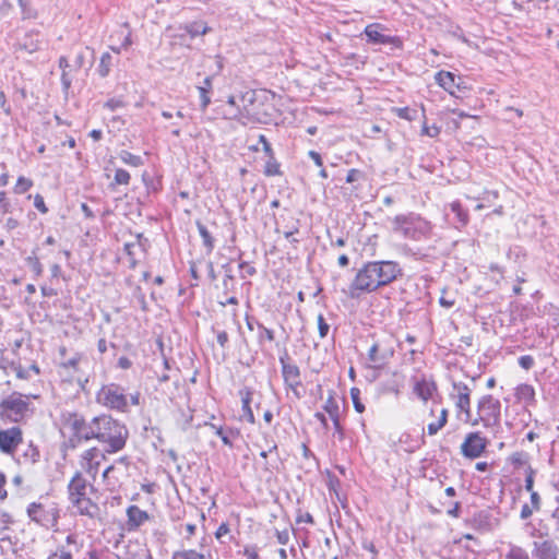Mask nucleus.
Masks as SVG:
<instances>
[{"mask_svg":"<svg viewBox=\"0 0 559 559\" xmlns=\"http://www.w3.org/2000/svg\"><path fill=\"white\" fill-rule=\"evenodd\" d=\"M403 276L400 263L391 260L369 261L359 269L349 285V297L370 294Z\"/></svg>","mask_w":559,"mask_h":559,"instance_id":"nucleus-1","label":"nucleus"},{"mask_svg":"<svg viewBox=\"0 0 559 559\" xmlns=\"http://www.w3.org/2000/svg\"><path fill=\"white\" fill-rule=\"evenodd\" d=\"M93 427L92 439L105 444L108 453H115L124 448L129 430L118 419L102 414L93 417Z\"/></svg>","mask_w":559,"mask_h":559,"instance_id":"nucleus-2","label":"nucleus"},{"mask_svg":"<svg viewBox=\"0 0 559 559\" xmlns=\"http://www.w3.org/2000/svg\"><path fill=\"white\" fill-rule=\"evenodd\" d=\"M392 230L405 239L421 241L430 238L432 225L418 213L399 214L391 221Z\"/></svg>","mask_w":559,"mask_h":559,"instance_id":"nucleus-3","label":"nucleus"},{"mask_svg":"<svg viewBox=\"0 0 559 559\" xmlns=\"http://www.w3.org/2000/svg\"><path fill=\"white\" fill-rule=\"evenodd\" d=\"M60 419L63 428L70 431L69 443L72 448L82 441L92 440L93 419L86 421L83 415L70 411L62 412Z\"/></svg>","mask_w":559,"mask_h":559,"instance_id":"nucleus-4","label":"nucleus"},{"mask_svg":"<svg viewBox=\"0 0 559 559\" xmlns=\"http://www.w3.org/2000/svg\"><path fill=\"white\" fill-rule=\"evenodd\" d=\"M96 402L109 409L129 412L128 396L124 389L117 383L104 384L96 393Z\"/></svg>","mask_w":559,"mask_h":559,"instance_id":"nucleus-5","label":"nucleus"},{"mask_svg":"<svg viewBox=\"0 0 559 559\" xmlns=\"http://www.w3.org/2000/svg\"><path fill=\"white\" fill-rule=\"evenodd\" d=\"M477 409L479 417L471 421L473 426L477 425L479 421L487 428L500 425L501 403L491 394H486L479 399Z\"/></svg>","mask_w":559,"mask_h":559,"instance_id":"nucleus-6","label":"nucleus"},{"mask_svg":"<svg viewBox=\"0 0 559 559\" xmlns=\"http://www.w3.org/2000/svg\"><path fill=\"white\" fill-rule=\"evenodd\" d=\"M28 405L21 394L13 393L0 403V418L4 423H19L28 411Z\"/></svg>","mask_w":559,"mask_h":559,"instance_id":"nucleus-7","label":"nucleus"},{"mask_svg":"<svg viewBox=\"0 0 559 559\" xmlns=\"http://www.w3.org/2000/svg\"><path fill=\"white\" fill-rule=\"evenodd\" d=\"M471 393L472 389L464 382L452 383L450 399L454 401L455 407L457 409L456 417L464 423L472 421Z\"/></svg>","mask_w":559,"mask_h":559,"instance_id":"nucleus-8","label":"nucleus"},{"mask_svg":"<svg viewBox=\"0 0 559 559\" xmlns=\"http://www.w3.org/2000/svg\"><path fill=\"white\" fill-rule=\"evenodd\" d=\"M28 518L46 528L55 527L59 520V510L56 507L46 508L38 502H32L27 507Z\"/></svg>","mask_w":559,"mask_h":559,"instance_id":"nucleus-9","label":"nucleus"},{"mask_svg":"<svg viewBox=\"0 0 559 559\" xmlns=\"http://www.w3.org/2000/svg\"><path fill=\"white\" fill-rule=\"evenodd\" d=\"M280 364L285 385L294 392L297 399H300L301 395L298 391V388L301 386L300 369L296 364L292 362L286 349L283 355L280 356Z\"/></svg>","mask_w":559,"mask_h":559,"instance_id":"nucleus-10","label":"nucleus"},{"mask_svg":"<svg viewBox=\"0 0 559 559\" xmlns=\"http://www.w3.org/2000/svg\"><path fill=\"white\" fill-rule=\"evenodd\" d=\"M385 27L380 23H372L365 27L364 34L367 41L374 45H390L392 49H402L403 40L399 36H390L382 33Z\"/></svg>","mask_w":559,"mask_h":559,"instance_id":"nucleus-11","label":"nucleus"},{"mask_svg":"<svg viewBox=\"0 0 559 559\" xmlns=\"http://www.w3.org/2000/svg\"><path fill=\"white\" fill-rule=\"evenodd\" d=\"M393 340H377L368 350V359L374 368L383 367L394 355Z\"/></svg>","mask_w":559,"mask_h":559,"instance_id":"nucleus-12","label":"nucleus"},{"mask_svg":"<svg viewBox=\"0 0 559 559\" xmlns=\"http://www.w3.org/2000/svg\"><path fill=\"white\" fill-rule=\"evenodd\" d=\"M486 447L487 440L480 432H469L461 444V453L464 457L476 459L483 454Z\"/></svg>","mask_w":559,"mask_h":559,"instance_id":"nucleus-13","label":"nucleus"},{"mask_svg":"<svg viewBox=\"0 0 559 559\" xmlns=\"http://www.w3.org/2000/svg\"><path fill=\"white\" fill-rule=\"evenodd\" d=\"M23 442V432L20 427L14 426L0 430V451L3 454L12 455Z\"/></svg>","mask_w":559,"mask_h":559,"instance_id":"nucleus-14","label":"nucleus"},{"mask_svg":"<svg viewBox=\"0 0 559 559\" xmlns=\"http://www.w3.org/2000/svg\"><path fill=\"white\" fill-rule=\"evenodd\" d=\"M83 542L76 533L66 537V545H60L46 559H73V554L81 551Z\"/></svg>","mask_w":559,"mask_h":559,"instance_id":"nucleus-15","label":"nucleus"},{"mask_svg":"<svg viewBox=\"0 0 559 559\" xmlns=\"http://www.w3.org/2000/svg\"><path fill=\"white\" fill-rule=\"evenodd\" d=\"M259 143L262 144V151L264 152L265 156L267 157V160L265 162V165H264L263 174L266 177H274V176L283 175V173L281 170V164L277 162V159L275 157V153L272 148V145L264 134L259 135Z\"/></svg>","mask_w":559,"mask_h":559,"instance_id":"nucleus-16","label":"nucleus"},{"mask_svg":"<svg viewBox=\"0 0 559 559\" xmlns=\"http://www.w3.org/2000/svg\"><path fill=\"white\" fill-rule=\"evenodd\" d=\"M16 45L19 50L34 53L45 45V36L37 29H31L23 35Z\"/></svg>","mask_w":559,"mask_h":559,"instance_id":"nucleus-17","label":"nucleus"},{"mask_svg":"<svg viewBox=\"0 0 559 559\" xmlns=\"http://www.w3.org/2000/svg\"><path fill=\"white\" fill-rule=\"evenodd\" d=\"M93 486L87 483L80 472H76L68 484L69 500L71 503H79V498L87 495V488Z\"/></svg>","mask_w":559,"mask_h":559,"instance_id":"nucleus-18","label":"nucleus"},{"mask_svg":"<svg viewBox=\"0 0 559 559\" xmlns=\"http://www.w3.org/2000/svg\"><path fill=\"white\" fill-rule=\"evenodd\" d=\"M324 412H326L330 418L333 421L334 433L337 436L338 440H344L345 430L340 421V405L336 399L333 395V392H330L329 397L326 399L323 405Z\"/></svg>","mask_w":559,"mask_h":559,"instance_id":"nucleus-19","label":"nucleus"},{"mask_svg":"<svg viewBox=\"0 0 559 559\" xmlns=\"http://www.w3.org/2000/svg\"><path fill=\"white\" fill-rule=\"evenodd\" d=\"M532 556L534 559H559V547L552 539L534 542Z\"/></svg>","mask_w":559,"mask_h":559,"instance_id":"nucleus-20","label":"nucleus"},{"mask_svg":"<svg viewBox=\"0 0 559 559\" xmlns=\"http://www.w3.org/2000/svg\"><path fill=\"white\" fill-rule=\"evenodd\" d=\"M495 519L489 510L475 512L466 520L468 526L476 531L488 532L492 530Z\"/></svg>","mask_w":559,"mask_h":559,"instance_id":"nucleus-21","label":"nucleus"},{"mask_svg":"<svg viewBox=\"0 0 559 559\" xmlns=\"http://www.w3.org/2000/svg\"><path fill=\"white\" fill-rule=\"evenodd\" d=\"M246 325L248 330L253 331L254 329L258 330V336L257 341L258 344L262 347L264 343L273 342L275 340V333L273 330L264 326L258 319H255L252 316L246 314Z\"/></svg>","mask_w":559,"mask_h":559,"instance_id":"nucleus-22","label":"nucleus"},{"mask_svg":"<svg viewBox=\"0 0 559 559\" xmlns=\"http://www.w3.org/2000/svg\"><path fill=\"white\" fill-rule=\"evenodd\" d=\"M127 530L133 532L150 520V514L138 506L131 504L127 508Z\"/></svg>","mask_w":559,"mask_h":559,"instance_id":"nucleus-23","label":"nucleus"},{"mask_svg":"<svg viewBox=\"0 0 559 559\" xmlns=\"http://www.w3.org/2000/svg\"><path fill=\"white\" fill-rule=\"evenodd\" d=\"M253 393V390L248 386H245L239 391V396L241 399L242 417L250 424L255 423V417L251 408Z\"/></svg>","mask_w":559,"mask_h":559,"instance_id":"nucleus-24","label":"nucleus"},{"mask_svg":"<svg viewBox=\"0 0 559 559\" xmlns=\"http://www.w3.org/2000/svg\"><path fill=\"white\" fill-rule=\"evenodd\" d=\"M451 213L453 214L452 224L456 229L465 227L469 222V215L460 201H454L450 204Z\"/></svg>","mask_w":559,"mask_h":559,"instance_id":"nucleus-25","label":"nucleus"},{"mask_svg":"<svg viewBox=\"0 0 559 559\" xmlns=\"http://www.w3.org/2000/svg\"><path fill=\"white\" fill-rule=\"evenodd\" d=\"M456 75L450 71L441 70L435 74L436 83L441 86L444 91L454 95V88H460V85L455 82Z\"/></svg>","mask_w":559,"mask_h":559,"instance_id":"nucleus-26","label":"nucleus"},{"mask_svg":"<svg viewBox=\"0 0 559 559\" xmlns=\"http://www.w3.org/2000/svg\"><path fill=\"white\" fill-rule=\"evenodd\" d=\"M79 503H72L81 515H86L91 519L99 518L100 509L94 503L91 498L84 496L79 498Z\"/></svg>","mask_w":559,"mask_h":559,"instance_id":"nucleus-27","label":"nucleus"},{"mask_svg":"<svg viewBox=\"0 0 559 559\" xmlns=\"http://www.w3.org/2000/svg\"><path fill=\"white\" fill-rule=\"evenodd\" d=\"M207 425L214 430V433L222 439L223 443L229 448H233V440L240 436L239 430L236 428H224L212 423Z\"/></svg>","mask_w":559,"mask_h":559,"instance_id":"nucleus-28","label":"nucleus"},{"mask_svg":"<svg viewBox=\"0 0 559 559\" xmlns=\"http://www.w3.org/2000/svg\"><path fill=\"white\" fill-rule=\"evenodd\" d=\"M179 29H182L185 34H188L191 38L205 35L212 31V28L203 21L186 23L185 25H180Z\"/></svg>","mask_w":559,"mask_h":559,"instance_id":"nucleus-29","label":"nucleus"},{"mask_svg":"<svg viewBox=\"0 0 559 559\" xmlns=\"http://www.w3.org/2000/svg\"><path fill=\"white\" fill-rule=\"evenodd\" d=\"M435 391H437L436 383L433 381H427L426 379L417 381L414 386V392L425 402L431 399Z\"/></svg>","mask_w":559,"mask_h":559,"instance_id":"nucleus-30","label":"nucleus"},{"mask_svg":"<svg viewBox=\"0 0 559 559\" xmlns=\"http://www.w3.org/2000/svg\"><path fill=\"white\" fill-rule=\"evenodd\" d=\"M515 396L519 401L525 402L526 404L535 403V390L531 384L522 383L518 385Z\"/></svg>","mask_w":559,"mask_h":559,"instance_id":"nucleus-31","label":"nucleus"},{"mask_svg":"<svg viewBox=\"0 0 559 559\" xmlns=\"http://www.w3.org/2000/svg\"><path fill=\"white\" fill-rule=\"evenodd\" d=\"M213 76H206L203 81V85L198 87L200 94V107L201 110H205L211 104L210 92L212 90Z\"/></svg>","mask_w":559,"mask_h":559,"instance_id":"nucleus-32","label":"nucleus"},{"mask_svg":"<svg viewBox=\"0 0 559 559\" xmlns=\"http://www.w3.org/2000/svg\"><path fill=\"white\" fill-rule=\"evenodd\" d=\"M448 416H449V411L447 408H442L438 420L428 424V426H427L428 435L429 436L437 435L447 425Z\"/></svg>","mask_w":559,"mask_h":559,"instance_id":"nucleus-33","label":"nucleus"},{"mask_svg":"<svg viewBox=\"0 0 559 559\" xmlns=\"http://www.w3.org/2000/svg\"><path fill=\"white\" fill-rule=\"evenodd\" d=\"M112 66V56L109 52H104L100 57L99 64L97 67V73L100 78H106L110 73Z\"/></svg>","mask_w":559,"mask_h":559,"instance_id":"nucleus-34","label":"nucleus"},{"mask_svg":"<svg viewBox=\"0 0 559 559\" xmlns=\"http://www.w3.org/2000/svg\"><path fill=\"white\" fill-rule=\"evenodd\" d=\"M197 228L202 238L203 246L206 248L207 252H212L214 249V238L207 230L206 226L201 222H197Z\"/></svg>","mask_w":559,"mask_h":559,"instance_id":"nucleus-35","label":"nucleus"},{"mask_svg":"<svg viewBox=\"0 0 559 559\" xmlns=\"http://www.w3.org/2000/svg\"><path fill=\"white\" fill-rule=\"evenodd\" d=\"M510 463L514 468L530 465V454L525 451L513 452L509 457Z\"/></svg>","mask_w":559,"mask_h":559,"instance_id":"nucleus-36","label":"nucleus"},{"mask_svg":"<svg viewBox=\"0 0 559 559\" xmlns=\"http://www.w3.org/2000/svg\"><path fill=\"white\" fill-rule=\"evenodd\" d=\"M171 559H205L204 555L194 549H181L173 552Z\"/></svg>","mask_w":559,"mask_h":559,"instance_id":"nucleus-37","label":"nucleus"},{"mask_svg":"<svg viewBox=\"0 0 559 559\" xmlns=\"http://www.w3.org/2000/svg\"><path fill=\"white\" fill-rule=\"evenodd\" d=\"M119 157L124 164L132 166V167H139V166L143 165L142 157L139 155H134V154L130 153L129 151H124V150L121 151L119 154Z\"/></svg>","mask_w":559,"mask_h":559,"instance_id":"nucleus-38","label":"nucleus"},{"mask_svg":"<svg viewBox=\"0 0 559 559\" xmlns=\"http://www.w3.org/2000/svg\"><path fill=\"white\" fill-rule=\"evenodd\" d=\"M504 559H530V555L524 548L512 545Z\"/></svg>","mask_w":559,"mask_h":559,"instance_id":"nucleus-39","label":"nucleus"},{"mask_svg":"<svg viewBox=\"0 0 559 559\" xmlns=\"http://www.w3.org/2000/svg\"><path fill=\"white\" fill-rule=\"evenodd\" d=\"M132 298L138 302L141 310H143V311L148 310V305L145 299V294L139 285H135L133 287Z\"/></svg>","mask_w":559,"mask_h":559,"instance_id":"nucleus-40","label":"nucleus"},{"mask_svg":"<svg viewBox=\"0 0 559 559\" xmlns=\"http://www.w3.org/2000/svg\"><path fill=\"white\" fill-rule=\"evenodd\" d=\"M33 187V181L29 178L20 176L14 186V193L23 194Z\"/></svg>","mask_w":559,"mask_h":559,"instance_id":"nucleus-41","label":"nucleus"},{"mask_svg":"<svg viewBox=\"0 0 559 559\" xmlns=\"http://www.w3.org/2000/svg\"><path fill=\"white\" fill-rule=\"evenodd\" d=\"M131 176L129 171L123 168H118L115 173L114 182L110 183L109 187H114L115 185H129Z\"/></svg>","mask_w":559,"mask_h":559,"instance_id":"nucleus-42","label":"nucleus"},{"mask_svg":"<svg viewBox=\"0 0 559 559\" xmlns=\"http://www.w3.org/2000/svg\"><path fill=\"white\" fill-rule=\"evenodd\" d=\"M82 359V354L75 353L71 358L64 359L60 362V367L64 369H72L74 371L79 370V364Z\"/></svg>","mask_w":559,"mask_h":559,"instance_id":"nucleus-43","label":"nucleus"},{"mask_svg":"<svg viewBox=\"0 0 559 559\" xmlns=\"http://www.w3.org/2000/svg\"><path fill=\"white\" fill-rule=\"evenodd\" d=\"M23 457L26 462H29L32 464L38 462L40 454H39L37 447H35L33 443H31L27 447V449L24 451Z\"/></svg>","mask_w":559,"mask_h":559,"instance_id":"nucleus-44","label":"nucleus"},{"mask_svg":"<svg viewBox=\"0 0 559 559\" xmlns=\"http://www.w3.org/2000/svg\"><path fill=\"white\" fill-rule=\"evenodd\" d=\"M350 397L354 404V408L357 413H362L365 411V405L360 401V391L357 388L350 389Z\"/></svg>","mask_w":559,"mask_h":559,"instance_id":"nucleus-45","label":"nucleus"},{"mask_svg":"<svg viewBox=\"0 0 559 559\" xmlns=\"http://www.w3.org/2000/svg\"><path fill=\"white\" fill-rule=\"evenodd\" d=\"M536 475V469H534L531 465L526 468V476H525V485L524 488L526 491L532 492L534 490V477Z\"/></svg>","mask_w":559,"mask_h":559,"instance_id":"nucleus-46","label":"nucleus"},{"mask_svg":"<svg viewBox=\"0 0 559 559\" xmlns=\"http://www.w3.org/2000/svg\"><path fill=\"white\" fill-rule=\"evenodd\" d=\"M395 111L400 118L408 121L414 120L416 116V110L411 109L409 107L396 108Z\"/></svg>","mask_w":559,"mask_h":559,"instance_id":"nucleus-47","label":"nucleus"},{"mask_svg":"<svg viewBox=\"0 0 559 559\" xmlns=\"http://www.w3.org/2000/svg\"><path fill=\"white\" fill-rule=\"evenodd\" d=\"M326 486L331 492L337 495L338 488L341 487V480L332 473H328Z\"/></svg>","mask_w":559,"mask_h":559,"instance_id":"nucleus-48","label":"nucleus"},{"mask_svg":"<svg viewBox=\"0 0 559 559\" xmlns=\"http://www.w3.org/2000/svg\"><path fill=\"white\" fill-rule=\"evenodd\" d=\"M26 262L32 267L36 276H40L43 274V264L37 257H28Z\"/></svg>","mask_w":559,"mask_h":559,"instance_id":"nucleus-49","label":"nucleus"},{"mask_svg":"<svg viewBox=\"0 0 559 559\" xmlns=\"http://www.w3.org/2000/svg\"><path fill=\"white\" fill-rule=\"evenodd\" d=\"M318 331L320 338L326 337L330 331V325L326 323L323 314L318 316Z\"/></svg>","mask_w":559,"mask_h":559,"instance_id":"nucleus-50","label":"nucleus"},{"mask_svg":"<svg viewBox=\"0 0 559 559\" xmlns=\"http://www.w3.org/2000/svg\"><path fill=\"white\" fill-rule=\"evenodd\" d=\"M518 362L520 367L523 368L524 370H530L533 368L535 360L534 357L531 355H523L519 357Z\"/></svg>","mask_w":559,"mask_h":559,"instance_id":"nucleus-51","label":"nucleus"},{"mask_svg":"<svg viewBox=\"0 0 559 559\" xmlns=\"http://www.w3.org/2000/svg\"><path fill=\"white\" fill-rule=\"evenodd\" d=\"M135 248V245L134 243H126L124 245V252L129 257V263H130V269H134L138 264L135 258H134V252H133V249Z\"/></svg>","mask_w":559,"mask_h":559,"instance_id":"nucleus-52","label":"nucleus"},{"mask_svg":"<svg viewBox=\"0 0 559 559\" xmlns=\"http://www.w3.org/2000/svg\"><path fill=\"white\" fill-rule=\"evenodd\" d=\"M243 556L247 557V559H261L259 555V548L257 545H249L243 548L242 551Z\"/></svg>","mask_w":559,"mask_h":559,"instance_id":"nucleus-53","label":"nucleus"},{"mask_svg":"<svg viewBox=\"0 0 559 559\" xmlns=\"http://www.w3.org/2000/svg\"><path fill=\"white\" fill-rule=\"evenodd\" d=\"M124 102L120 98H110L104 104V108H107L110 111H115L119 108L124 107Z\"/></svg>","mask_w":559,"mask_h":559,"instance_id":"nucleus-54","label":"nucleus"},{"mask_svg":"<svg viewBox=\"0 0 559 559\" xmlns=\"http://www.w3.org/2000/svg\"><path fill=\"white\" fill-rule=\"evenodd\" d=\"M129 559H152L147 548L141 547L136 551L131 552Z\"/></svg>","mask_w":559,"mask_h":559,"instance_id":"nucleus-55","label":"nucleus"},{"mask_svg":"<svg viewBox=\"0 0 559 559\" xmlns=\"http://www.w3.org/2000/svg\"><path fill=\"white\" fill-rule=\"evenodd\" d=\"M439 304L443 308L450 309L454 306L455 299L448 296V293L445 290L442 292V295L439 298Z\"/></svg>","mask_w":559,"mask_h":559,"instance_id":"nucleus-56","label":"nucleus"},{"mask_svg":"<svg viewBox=\"0 0 559 559\" xmlns=\"http://www.w3.org/2000/svg\"><path fill=\"white\" fill-rule=\"evenodd\" d=\"M439 133H440L439 127H437V126L429 127L426 123H424L423 129H421V134L430 136V138H436L439 135Z\"/></svg>","mask_w":559,"mask_h":559,"instance_id":"nucleus-57","label":"nucleus"},{"mask_svg":"<svg viewBox=\"0 0 559 559\" xmlns=\"http://www.w3.org/2000/svg\"><path fill=\"white\" fill-rule=\"evenodd\" d=\"M362 177H364L362 171H360L359 169H356V168H352L347 173L346 182L352 183L354 181L359 180Z\"/></svg>","mask_w":559,"mask_h":559,"instance_id":"nucleus-58","label":"nucleus"},{"mask_svg":"<svg viewBox=\"0 0 559 559\" xmlns=\"http://www.w3.org/2000/svg\"><path fill=\"white\" fill-rule=\"evenodd\" d=\"M34 206L43 214H46L48 212V207L45 204V200L40 194H36L34 197Z\"/></svg>","mask_w":559,"mask_h":559,"instance_id":"nucleus-59","label":"nucleus"},{"mask_svg":"<svg viewBox=\"0 0 559 559\" xmlns=\"http://www.w3.org/2000/svg\"><path fill=\"white\" fill-rule=\"evenodd\" d=\"M461 502H453L450 504V507L447 510V514L451 518H459L461 514Z\"/></svg>","mask_w":559,"mask_h":559,"instance_id":"nucleus-60","label":"nucleus"},{"mask_svg":"<svg viewBox=\"0 0 559 559\" xmlns=\"http://www.w3.org/2000/svg\"><path fill=\"white\" fill-rule=\"evenodd\" d=\"M19 4L22 8L23 19H34L36 16L35 11L29 8L24 0H22V3Z\"/></svg>","mask_w":559,"mask_h":559,"instance_id":"nucleus-61","label":"nucleus"},{"mask_svg":"<svg viewBox=\"0 0 559 559\" xmlns=\"http://www.w3.org/2000/svg\"><path fill=\"white\" fill-rule=\"evenodd\" d=\"M531 493V506L535 509V511H539L542 508V498L537 491H532Z\"/></svg>","mask_w":559,"mask_h":559,"instance_id":"nucleus-62","label":"nucleus"},{"mask_svg":"<svg viewBox=\"0 0 559 559\" xmlns=\"http://www.w3.org/2000/svg\"><path fill=\"white\" fill-rule=\"evenodd\" d=\"M0 206L3 213L11 212V204L7 200V194L4 191H0Z\"/></svg>","mask_w":559,"mask_h":559,"instance_id":"nucleus-63","label":"nucleus"},{"mask_svg":"<svg viewBox=\"0 0 559 559\" xmlns=\"http://www.w3.org/2000/svg\"><path fill=\"white\" fill-rule=\"evenodd\" d=\"M535 509L532 506H528L527 503L522 506L520 518L521 520H527L532 516Z\"/></svg>","mask_w":559,"mask_h":559,"instance_id":"nucleus-64","label":"nucleus"}]
</instances>
